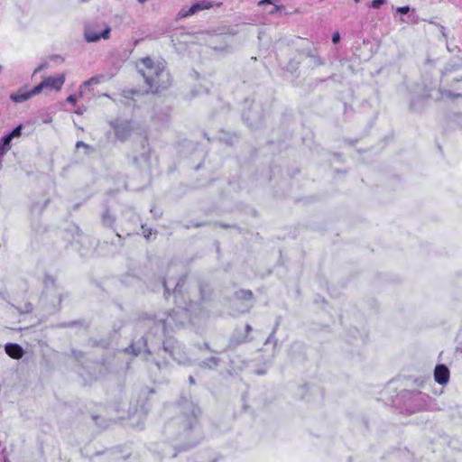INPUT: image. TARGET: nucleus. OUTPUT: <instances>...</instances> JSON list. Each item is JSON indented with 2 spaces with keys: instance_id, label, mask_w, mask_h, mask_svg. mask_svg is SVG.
Here are the masks:
<instances>
[{
  "instance_id": "nucleus-1",
  "label": "nucleus",
  "mask_w": 462,
  "mask_h": 462,
  "mask_svg": "<svg viewBox=\"0 0 462 462\" xmlns=\"http://www.w3.org/2000/svg\"><path fill=\"white\" fill-rule=\"evenodd\" d=\"M141 64L143 67L139 70L152 92L166 88L171 84L170 74L162 63H155L146 57L141 60Z\"/></svg>"
},
{
  "instance_id": "nucleus-2",
  "label": "nucleus",
  "mask_w": 462,
  "mask_h": 462,
  "mask_svg": "<svg viewBox=\"0 0 462 462\" xmlns=\"http://www.w3.org/2000/svg\"><path fill=\"white\" fill-rule=\"evenodd\" d=\"M187 312L184 310H173L171 313H164L157 319L156 325L162 327V332L172 330L184 324Z\"/></svg>"
},
{
  "instance_id": "nucleus-3",
  "label": "nucleus",
  "mask_w": 462,
  "mask_h": 462,
  "mask_svg": "<svg viewBox=\"0 0 462 462\" xmlns=\"http://www.w3.org/2000/svg\"><path fill=\"white\" fill-rule=\"evenodd\" d=\"M111 28L107 24L88 25L85 28L84 36L87 42H96L110 37Z\"/></svg>"
},
{
  "instance_id": "nucleus-4",
  "label": "nucleus",
  "mask_w": 462,
  "mask_h": 462,
  "mask_svg": "<svg viewBox=\"0 0 462 462\" xmlns=\"http://www.w3.org/2000/svg\"><path fill=\"white\" fill-rule=\"evenodd\" d=\"M65 82V75L45 78L39 85L32 88V93L40 94L43 89L60 91Z\"/></svg>"
},
{
  "instance_id": "nucleus-5",
  "label": "nucleus",
  "mask_w": 462,
  "mask_h": 462,
  "mask_svg": "<svg viewBox=\"0 0 462 462\" xmlns=\"http://www.w3.org/2000/svg\"><path fill=\"white\" fill-rule=\"evenodd\" d=\"M163 350L171 355V356L179 363H185L187 360L184 347L175 339L169 338L163 342Z\"/></svg>"
},
{
  "instance_id": "nucleus-6",
  "label": "nucleus",
  "mask_w": 462,
  "mask_h": 462,
  "mask_svg": "<svg viewBox=\"0 0 462 462\" xmlns=\"http://www.w3.org/2000/svg\"><path fill=\"white\" fill-rule=\"evenodd\" d=\"M111 126L115 130L116 138L122 142L127 140L131 136L134 129L130 121L111 122Z\"/></svg>"
},
{
  "instance_id": "nucleus-7",
  "label": "nucleus",
  "mask_w": 462,
  "mask_h": 462,
  "mask_svg": "<svg viewBox=\"0 0 462 462\" xmlns=\"http://www.w3.org/2000/svg\"><path fill=\"white\" fill-rule=\"evenodd\" d=\"M213 6V2H210L208 0H199L197 3L193 4L188 10L182 8L178 15L180 17H187L189 15H193L198 12L209 9Z\"/></svg>"
},
{
  "instance_id": "nucleus-8",
  "label": "nucleus",
  "mask_w": 462,
  "mask_h": 462,
  "mask_svg": "<svg viewBox=\"0 0 462 462\" xmlns=\"http://www.w3.org/2000/svg\"><path fill=\"white\" fill-rule=\"evenodd\" d=\"M434 379L439 384H446L449 380V370L444 365H438L434 370Z\"/></svg>"
},
{
  "instance_id": "nucleus-9",
  "label": "nucleus",
  "mask_w": 462,
  "mask_h": 462,
  "mask_svg": "<svg viewBox=\"0 0 462 462\" xmlns=\"http://www.w3.org/2000/svg\"><path fill=\"white\" fill-rule=\"evenodd\" d=\"M6 354L14 359H20L23 355V348L17 344H7L5 346Z\"/></svg>"
},
{
  "instance_id": "nucleus-10",
  "label": "nucleus",
  "mask_w": 462,
  "mask_h": 462,
  "mask_svg": "<svg viewBox=\"0 0 462 462\" xmlns=\"http://www.w3.org/2000/svg\"><path fill=\"white\" fill-rule=\"evenodd\" d=\"M35 95L38 93H32V89L31 91L19 90L17 93L12 94L10 97L15 103H22Z\"/></svg>"
},
{
  "instance_id": "nucleus-11",
  "label": "nucleus",
  "mask_w": 462,
  "mask_h": 462,
  "mask_svg": "<svg viewBox=\"0 0 462 462\" xmlns=\"http://www.w3.org/2000/svg\"><path fill=\"white\" fill-rule=\"evenodd\" d=\"M12 138L6 134L0 140V158H2L10 149Z\"/></svg>"
},
{
  "instance_id": "nucleus-12",
  "label": "nucleus",
  "mask_w": 462,
  "mask_h": 462,
  "mask_svg": "<svg viewBox=\"0 0 462 462\" xmlns=\"http://www.w3.org/2000/svg\"><path fill=\"white\" fill-rule=\"evenodd\" d=\"M218 363H219V358L211 356L210 358L204 360L200 365L202 367L214 368L218 365Z\"/></svg>"
},
{
  "instance_id": "nucleus-13",
  "label": "nucleus",
  "mask_w": 462,
  "mask_h": 462,
  "mask_svg": "<svg viewBox=\"0 0 462 462\" xmlns=\"http://www.w3.org/2000/svg\"><path fill=\"white\" fill-rule=\"evenodd\" d=\"M105 75H97L90 78L88 80L84 82L85 86L88 85H97L105 80Z\"/></svg>"
},
{
  "instance_id": "nucleus-14",
  "label": "nucleus",
  "mask_w": 462,
  "mask_h": 462,
  "mask_svg": "<svg viewBox=\"0 0 462 462\" xmlns=\"http://www.w3.org/2000/svg\"><path fill=\"white\" fill-rule=\"evenodd\" d=\"M102 221L105 226H110L113 225L115 218L108 211H106L103 215Z\"/></svg>"
},
{
  "instance_id": "nucleus-15",
  "label": "nucleus",
  "mask_w": 462,
  "mask_h": 462,
  "mask_svg": "<svg viewBox=\"0 0 462 462\" xmlns=\"http://www.w3.org/2000/svg\"><path fill=\"white\" fill-rule=\"evenodd\" d=\"M22 129L23 125H19L17 127H15L11 133L8 134V135L14 139L15 137H20L22 134Z\"/></svg>"
},
{
  "instance_id": "nucleus-16",
  "label": "nucleus",
  "mask_w": 462,
  "mask_h": 462,
  "mask_svg": "<svg viewBox=\"0 0 462 462\" xmlns=\"http://www.w3.org/2000/svg\"><path fill=\"white\" fill-rule=\"evenodd\" d=\"M386 3V0H373L371 6L374 9L380 8L383 5Z\"/></svg>"
},
{
  "instance_id": "nucleus-17",
  "label": "nucleus",
  "mask_w": 462,
  "mask_h": 462,
  "mask_svg": "<svg viewBox=\"0 0 462 462\" xmlns=\"http://www.w3.org/2000/svg\"><path fill=\"white\" fill-rule=\"evenodd\" d=\"M396 12L400 13L402 14H406L410 12V7L409 6H401L396 9Z\"/></svg>"
},
{
  "instance_id": "nucleus-18",
  "label": "nucleus",
  "mask_w": 462,
  "mask_h": 462,
  "mask_svg": "<svg viewBox=\"0 0 462 462\" xmlns=\"http://www.w3.org/2000/svg\"><path fill=\"white\" fill-rule=\"evenodd\" d=\"M284 6L283 5H274V6L269 11V14H276L278 11L283 9Z\"/></svg>"
},
{
  "instance_id": "nucleus-19",
  "label": "nucleus",
  "mask_w": 462,
  "mask_h": 462,
  "mask_svg": "<svg viewBox=\"0 0 462 462\" xmlns=\"http://www.w3.org/2000/svg\"><path fill=\"white\" fill-rule=\"evenodd\" d=\"M48 67V64L47 63H42L40 64L33 71V75L37 74L38 72H40L41 70L46 69Z\"/></svg>"
},
{
  "instance_id": "nucleus-20",
  "label": "nucleus",
  "mask_w": 462,
  "mask_h": 462,
  "mask_svg": "<svg viewBox=\"0 0 462 462\" xmlns=\"http://www.w3.org/2000/svg\"><path fill=\"white\" fill-rule=\"evenodd\" d=\"M143 233L145 238L149 239L150 236L152 235L151 229H146L144 226H142Z\"/></svg>"
},
{
  "instance_id": "nucleus-21",
  "label": "nucleus",
  "mask_w": 462,
  "mask_h": 462,
  "mask_svg": "<svg viewBox=\"0 0 462 462\" xmlns=\"http://www.w3.org/2000/svg\"><path fill=\"white\" fill-rule=\"evenodd\" d=\"M79 147H85V148L88 149V148H89V145H88V144H87V143H84V142H82V141H79V142H77V143H76V148H79Z\"/></svg>"
},
{
  "instance_id": "nucleus-22",
  "label": "nucleus",
  "mask_w": 462,
  "mask_h": 462,
  "mask_svg": "<svg viewBox=\"0 0 462 462\" xmlns=\"http://www.w3.org/2000/svg\"><path fill=\"white\" fill-rule=\"evenodd\" d=\"M241 293L243 294V297H244L245 299H251V298H252V296H253V293H252V291H241Z\"/></svg>"
},
{
  "instance_id": "nucleus-23",
  "label": "nucleus",
  "mask_w": 462,
  "mask_h": 462,
  "mask_svg": "<svg viewBox=\"0 0 462 462\" xmlns=\"http://www.w3.org/2000/svg\"><path fill=\"white\" fill-rule=\"evenodd\" d=\"M67 101L71 104H75L77 101V98L74 95H70L67 97Z\"/></svg>"
},
{
  "instance_id": "nucleus-24",
  "label": "nucleus",
  "mask_w": 462,
  "mask_h": 462,
  "mask_svg": "<svg viewBox=\"0 0 462 462\" xmlns=\"http://www.w3.org/2000/svg\"><path fill=\"white\" fill-rule=\"evenodd\" d=\"M410 17L411 18V22L412 23L416 24L418 23L419 22V18L416 14H414L413 13L410 15Z\"/></svg>"
},
{
  "instance_id": "nucleus-25",
  "label": "nucleus",
  "mask_w": 462,
  "mask_h": 462,
  "mask_svg": "<svg viewBox=\"0 0 462 462\" xmlns=\"http://www.w3.org/2000/svg\"><path fill=\"white\" fill-rule=\"evenodd\" d=\"M264 4H272V5H274V1L273 0H262L258 3L259 5H264Z\"/></svg>"
},
{
  "instance_id": "nucleus-26",
  "label": "nucleus",
  "mask_w": 462,
  "mask_h": 462,
  "mask_svg": "<svg viewBox=\"0 0 462 462\" xmlns=\"http://www.w3.org/2000/svg\"><path fill=\"white\" fill-rule=\"evenodd\" d=\"M340 37H339V34L338 33H335L332 37V42L334 43H337L338 41H339Z\"/></svg>"
},
{
  "instance_id": "nucleus-27",
  "label": "nucleus",
  "mask_w": 462,
  "mask_h": 462,
  "mask_svg": "<svg viewBox=\"0 0 462 462\" xmlns=\"http://www.w3.org/2000/svg\"><path fill=\"white\" fill-rule=\"evenodd\" d=\"M245 331H246V333H247V334H248L249 332H251V331H252V327H251V325H249V324H246V325H245Z\"/></svg>"
},
{
  "instance_id": "nucleus-28",
  "label": "nucleus",
  "mask_w": 462,
  "mask_h": 462,
  "mask_svg": "<svg viewBox=\"0 0 462 462\" xmlns=\"http://www.w3.org/2000/svg\"><path fill=\"white\" fill-rule=\"evenodd\" d=\"M189 381L191 384L195 383V380L192 376H189Z\"/></svg>"
},
{
  "instance_id": "nucleus-29",
  "label": "nucleus",
  "mask_w": 462,
  "mask_h": 462,
  "mask_svg": "<svg viewBox=\"0 0 462 462\" xmlns=\"http://www.w3.org/2000/svg\"><path fill=\"white\" fill-rule=\"evenodd\" d=\"M180 281H179V282H177L176 287H175V289H174V291H173V292H174V293H176V292H177V287H178V286H180Z\"/></svg>"
},
{
  "instance_id": "nucleus-30",
  "label": "nucleus",
  "mask_w": 462,
  "mask_h": 462,
  "mask_svg": "<svg viewBox=\"0 0 462 462\" xmlns=\"http://www.w3.org/2000/svg\"><path fill=\"white\" fill-rule=\"evenodd\" d=\"M245 341H246V337H245V338H244V339H242V340L237 341V344H241V343H244V342H245Z\"/></svg>"
},
{
  "instance_id": "nucleus-31",
  "label": "nucleus",
  "mask_w": 462,
  "mask_h": 462,
  "mask_svg": "<svg viewBox=\"0 0 462 462\" xmlns=\"http://www.w3.org/2000/svg\"><path fill=\"white\" fill-rule=\"evenodd\" d=\"M163 286H164V288H165V291H168V288H167V282H166V281H164V282H163Z\"/></svg>"
},
{
  "instance_id": "nucleus-32",
  "label": "nucleus",
  "mask_w": 462,
  "mask_h": 462,
  "mask_svg": "<svg viewBox=\"0 0 462 462\" xmlns=\"http://www.w3.org/2000/svg\"><path fill=\"white\" fill-rule=\"evenodd\" d=\"M147 0H138L140 4H144Z\"/></svg>"
},
{
  "instance_id": "nucleus-33",
  "label": "nucleus",
  "mask_w": 462,
  "mask_h": 462,
  "mask_svg": "<svg viewBox=\"0 0 462 462\" xmlns=\"http://www.w3.org/2000/svg\"><path fill=\"white\" fill-rule=\"evenodd\" d=\"M360 1H361V0H355V2H356V3H358V2H360Z\"/></svg>"
}]
</instances>
